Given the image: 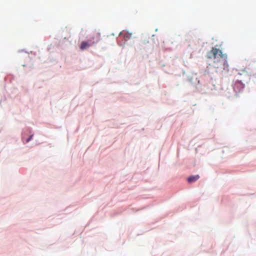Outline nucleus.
<instances>
[{"mask_svg": "<svg viewBox=\"0 0 256 256\" xmlns=\"http://www.w3.org/2000/svg\"><path fill=\"white\" fill-rule=\"evenodd\" d=\"M218 65L216 66H215L216 68H218Z\"/></svg>", "mask_w": 256, "mask_h": 256, "instance_id": "423d86ee", "label": "nucleus"}, {"mask_svg": "<svg viewBox=\"0 0 256 256\" xmlns=\"http://www.w3.org/2000/svg\"><path fill=\"white\" fill-rule=\"evenodd\" d=\"M200 178L198 175L192 176L188 178V181L190 183L194 182L196 181Z\"/></svg>", "mask_w": 256, "mask_h": 256, "instance_id": "20e7f679", "label": "nucleus"}, {"mask_svg": "<svg viewBox=\"0 0 256 256\" xmlns=\"http://www.w3.org/2000/svg\"><path fill=\"white\" fill-rule=\"evenodd\" d=\"M32 135H31L26 140V142H29L31 139L32 138Z\"/></svg>", "mask_w": 256, "mask_h": 256, "instance_id": "39448f33", "label": "nucleus"}, {"mask_svg": "<svg viewBox=\"0 0 256 256\" xmlns=\"http://www.w3.org/2000/svg\"><path fill=\"white\" fill-rule=\"evenodd\" d=\"M132 34L127 32H122L120 34L118 38L120 39L122 38H124L125 41H126L128 39H130L132 36Z\"/></svg>", "mask_w": 256, "mask_h": 256, "instance_id": "7ed1b4c3", "label": "nucleus"}, {"mask_svg": "<svg viewBox=\"0 0 256 256\" xmlns=\"http://www.w3.org/2000/svg\"><path fill=\"white\" fill-rule=\"evenodd\" d=\"M206 57L208 59H212L215 64H220L223 66V69L228 70V65L227 62V55L222 54L218 48H212L211 50L207 53Z\"/></svg>", "mask_w": 256, "mask_h": 256, "instance_id": "f257e3e1", "label": "nucleus"}, {"mask_svg": "<svg viewBox=\"0 0 256 256\" xmlns=\"http://www.w3.org/2000/svg\"><path fill=\"white\" fill-rule=\"evenodd\" d=\"M244 88V84L241 81L236 80L234 84V90L236 92H240Z\"/></svg>", "mask_w": 256, "mask_h": 256, "instance_id": "f03ea898", "label": "nucleus"}]
</instances>
